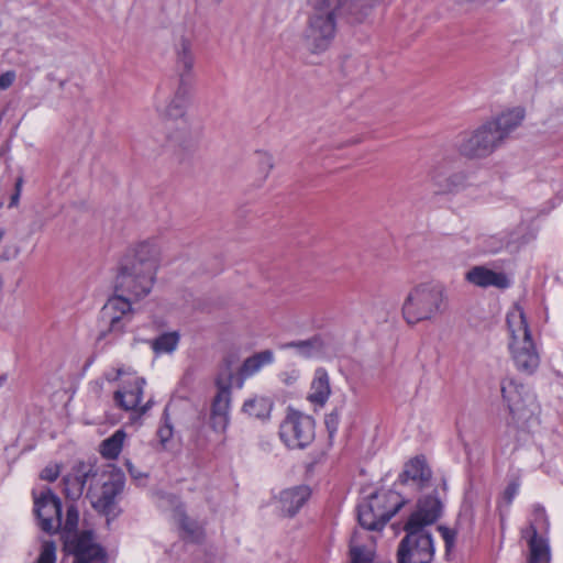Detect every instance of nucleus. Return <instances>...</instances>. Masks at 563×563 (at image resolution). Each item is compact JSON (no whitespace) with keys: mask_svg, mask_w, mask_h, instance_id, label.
<instances>
[{"mask_svg":"<svg viewBox=\"0 0 563 563\" xmlns=\"http://www.w3.org/2000/svg\"><path fill=\"white\" fill-rule=\"evenodd\" d=\"M517 493V487L516 486H509L506 490V495L508 497V501L511 503L512 500V497L515 496V494Z\"/></svg>","mask_w":563,"mask_h":563,"instance_id":"49530a36","label":"nucleus"},{"mask_svg":"<svg viewBox=\"0 0 563 563\" xmlns=\"http://www.w3.org/2000/svg\"><path fill=\"white\" fill-rule=\"evenodd\" d=\"M311 490L306 485H300L280 492L277 498V507L285 516H294L309 499Z\"/></svg>","mask_w":563,"mask_h":563,"instance_id":"412c9836","label":"nucleus"},{"mask_svg":"<svg viewBox=\"0 0 563 563\" xmlns=\"http://www.w3.org/2000/svg\"><path fill=\"white\" fill-rule=\"evenodd\" d=\"M59 466L57 464H49L41 472V478L54 482L59 475Z\"/></svg>","mask_w":563,"mask_h":563,"instance_id":"a19ab883","label":"nucleus"},{"mask_svg":"<svg viewBox=\"0 0 563 563\" xmlns=\"http://www.w3.org/2000/svg\"><path fill=\"white\" fill-rule=\"evenodd\" d=\"M506 321L510 334L509 351L511 358L518 371L531 375L539 367L540 356L532 340L523 309L515 306L507 313Z\"/></svg>","mask_w":563,"mask_h":563,"instance_id":"20e7f679","label":"nucleus"},{"mask_svg":"<svg viewBox=\"0 0 563 563\" xmlns=\"http://www.w3.org/2000/svg\"><path fill=\"white\" fill-rule=\"evenodd\" d=\"M442 505L437 496H426L418 501L417 509L405 525L406 536L397 550L398 563H431L434 544L427 526L434 523L441 515Z\"/></svg>","mask_w":563,"mask_h":563,"instance_id":"f257e3e1","label":"nucleus"},{"mask_svg":"<svg viewBox=\"0 0 563 563\" xmlns=\"http://www.w3.org/2000/svg\"><path fill=\"white\" fill-rule=\"evenodd\" d=\"M525 119V109L517 107L500 113L496 119L488 121L494 131L500 135L504 142L510 132L518 128Z\"/></svg>","mask_w":563,"mask_h":563,"instance_id":"393cba45","label":"nucleus"},{"mask_svg":"<svg viewBox=\"0 0 563 563\" xmlns=\"http://www.w3.org/2000/svg\"><path fill=\"white\" fill-rule=\"evenodd\" d=\"M279 435L288 448L301 449L313 440V424H280Z\"/></svg>","mask_w":563,"mask_h":563,"instance_id":"5701e85b","label":"nucleus"},{"mask_svg":"<svg viewBox=\"0 0 563 563\" xmlns=\"http://www.w3.org/2000/svg\"><path fill=\"white\" fill-rule=\"evenodd\" d=\"M280 382L286 386H292L300 377V372L296 368L284 371L278 375Z\"/></svg>","mask_w":563,"mask_h":563,"instance_id":"ea45409f","label":"nucleus"},{"mask_svg":"<svg viewBox=\"0 0 563 563\" xmlns=\"http://www.w3.org/2000/svg\"><path fill=\"white\" fill-rule=\"evenodd\" d=\"M438 530L444 541L445 552H446V554H449L455 544L456 532H455V530L450 529L444 526H439Z\"/></svg>","mask_w":563,"mask_h":563,"instance_id":"e433bc0d","label":"nucleus"},{"mask_svg":"<svg viewBox=\"0 0 563 563\" xmlns=\"http://www.w3.org/2000/svg\"><path fill=\"white\" fill-rule=\"evenodd\" d=\"M191 85L187 79H179L177 88L164 109L159 110L167 125L176 124V132L168 137L175 142H184L189 136V124L186 111L190 100Z\"/></svg>","mask_w":563,"mask_h":563,"instance_id":"0eeeda50","label":"nucleus"},{"mask_svg":"<svg viewBox=\"0 0 563 563\" xmlns=\"http://www.w3.org/2000/svg\"><path fill=\"white\" fill-rule=\"evenodd\" d=\"M373 552L362 545H351V563H372Z\"/></svg>","mask_w":563,"mask_h":563,"instance_id":"f704fd0d","label":"nucleus"},{"mask_svg":"<svg viewBox=\"0 0 563 563\" xmlns=\"http://www.w3.org/2000/svg\"><path fill=\"white\" fill-rule=\"evenodd\" d=\"M256 165L261 178L265 180L274 168V157L267 152L256 153Z\"/></svg>","mask_w":563,"mask_h":563,"instance_id":"72a5a7b5","label":"nucleus"},{"mask_svg":"<svg viewBox=\"0 0 563 563\" xmlns=\"http://www.w3.org/2000/svg\"><path fill=\"white\" fill-rule=\"evenodd\" d=\"M124 488V477L119 472H101L95 470L88 489L91 506L106 516L119 512L117 499Z\"/></svg>","mask_w":563,"mask_h":563,"instance_id":"39448f33","label":"nucleus"},{"mask_svg":"<svg viewBox=\"0 0 563 563\" xmlns=\"http://www.w3.org/2000/svg\"><path fill=\"white\" fill-rule=\"evenodd\" d=\"M282 349H294L298 355L303 357H312L323 350L322 339L314 335L307 340L291 341L282 345Z\"/></svg>","mask_w":563,"mask_h":563,"instance_id":"c756f323","label":"nucleus"},{"mask_svg":"<svg viewBox=\"0 0 563 563\" xmlns=\"http://www.w3.org/2000/svg\"><path fill=\"white\" fill-rule=\"evenodd\" d=\"M178 342V332H167L154 339L151 343V346L153 351L157 354L170 353L177 347Z\"/></svg>","mask_w":563,"mask_h":563,"instance_id":"473e14b6","label":"nucleus"},{"mask_svg":"<svg viewBox=\"0 0 563 563\" xmlns=\"http://www.w3.org/2000/svg\"><path fill=\"white\" fill-rule=\"evenodd\" d=\"M302 419H305V416L301 411L288 407L285 422H299Z\"/></svg>","mask_w":563,"mask_h":563,"instance_id":"37998d69","label":"nucleus"},{"mask_svg":"<svg viewBox=\"0 0 563 563\" xmlns=\"http://www.w3.org/2000/svg\"><path fill=\"white\" fill-rule=\"evenodd\" d=\"M163 241L158 238L143 240L132 249L131 258L126 264L137 267L153 275L157 274L162 254Z\"/></svg>","mask_w":563,"mask_h":563,"instance_id":"f3484780","label":"nucleus"},{"mask_svg":"<svg viewBox=\"0 0 563 563\" xmlns=\"http://www.w3.org/2000/svg\"><path fill=\"white\" fill-rule=\"evenodd\" d=\"M15 79V73L14 71H5L0 75V89L4 90L8 89Z\"/></svg>","mask_w":563,"mask_h":563,"instance_id":"79ce46f5","label":"nucleus"},{"mask_svg":"<svg viewBox=\"0 0 563 563\" xmlns=\"http://www.w3.org/2000/svg\"><path fill=\"white\" fill-rule=\"evenodd\" d=\"M74 563H106V553L92 540L91 533L84 532L75 541Z\"/></svg>","mask_w":563,"mask_h":563,"instance_id":"4be33fe9","label":"nucleus"},{"mask_svg":"<svg viewBox=\"0 0 563 563\" xmlns=\"http://www.w3.org/2000/svg\"><path fill=\"white\" fill-rule=\"evenodd\" d=\"M155 280L156 275L125 264L117 275L114 294L137 301L152 291Z\"/></svg>","mask_w":563,"mask_h":563,"instance_id":"f8f14e48","label":"nucleus"},{"mask_svg":"<svg viewBox=\"0 0 563 563\" xmlns=\"http://www.w3.org/2000/svg\"><path fill=\"white\" fill-rule=\"evenodd\" d=\"M345 8L343 0H313L301 34L305 47L312 54L325 52L338 29V15Z\"/></svg>","mask_w":563,"mask_h":563,"instance_id":"f03ea898","label":"nucleus"},{"mask_svg":"<svg viewBox=\"0 0 563 563\" xmlns=\"http://www.w3.org/2000/svg\"><path fill=\"white\" fill-rule=\"evenodd\" d=\"M157 505L162 510L172 514V517L188 539L192 541L200 540L202 527L186 515L184 505L177 496L161 492L157 494Z\"/></svg>","mask_w":563,"mask_h":563,"instance_id":"dca6fc26","label":"nucleus"},{"mask_svg":"<svg viewBox=\"0 0 563 563\" xmlns=\"http://www.w3.org/2000/svg\"><path fill=\"white\" fill-rule=\"evenodd\" d=\"M549 521L543 508L536 507L533 519L521 530V536L529 547L528 563H550L551 554L548 539L539 536V531H548Z\"/></svg>","mask_w":563,"mask_h":563,"instance_id":"ddd939ff","label":"nucleus"},{"mask_svg":"<svg viewBox=\"0 0 563 563\" xmlns=\"http://www.w3.org/2000/svg\"><path fill=\"white\" fill-rule=\"evenodd\" d=\"M500 391L514 419L529 422L538 418L540 407L536 396L522 383L506 377L500 382Z\"/></svg>","mask_w":563,"mask_h":563,"instance_id":"423d86ee","label":"nucleus"},{"mask_svg":"<svg viewBox=\"0 0 563 563\" xmlns=\"http://www.w3.org/2000/svg\"><path fill=\"white\" fill-rule=\"evenodd\" d=\"M95 470L85 463H78L70 474L64 477V492L67 497L77 499L81 496L85 485L92 481Z\"/></svg>","mask_w":563,"mask_h":563,"instance_id":"b1692460","label":"nucleus"},{"mask_svg":"<svg viewBox=\"0 0 563 563\" xmlns=\"http://www.w3.org/2000/svg\"><path fill=\"white\" fill-rule=\"evenodd\" d=\"M125 432L118 430L113 435L102 441L100 453L106 459H117L122 450Z\"/></svg>","mask_w":563,"mask_h":563,"instance_id":"2f4dec72","label":"nucleus"},{"mask_svg":"<svg viewBox=\"0 0 563 563\" xmlns=\"http://www.w3.org/2000/svg\"><path fill=\"white\" fill-rule=\"evenodd\" d=\"M34 512L43 531L55 533L62 527V501L51 489L34 496Z\"/></svg>","mask_w":563,"mask_h":563,"instance_id":"2eb2a0df","label":"nucleus"},{"mask_svg":"<svg viewBox=\"0 0 563 563\" xmlns=\"http://www.w3.org/2000/svg\"><path fill=\"white\" fill-rule=\"evenodd\" d=\"M20 195L19 192H14L11 198H10V202H9V207L12 208V207H16L19 205V200H20Z\"/></svg>","mask_w":563,"mask_h":563,"instance_id":"a18cd8bd","label":"nucleus"},{"mask_svg":"<svg viewBox=\"0 0 563 563\" xmlns=\"http://www.w3.org/2000/svg\"><path fill=\"white\" fill-rule=\"evenodd\" d=\"M430 180L434 187V192L438 195H446L462 189L467 181L464 173L448 174L444 166H434L429 174Z\"/></svg>","mask_w":563,"mask_h":563,"instance_id":"6ab92c4d","label":"nucleus"},{"mask_svg":"<svg viewBox=\"0 0 563 563\" xmlns=\"http://www.w3.org/2000/svg\"><path fill=\"white\" fill-rule=\"evenodd\" d=\"M402 483L411 481L417 486L421 487L431 478V471L427 465L423 457L417 456L411 459L404 468L399 476Z\"/></svg>","mask_w":563,"mask_h":563,"instance_id":"bb28decb","label":"nucleus"},{"mask_svg":"<svg viewBox=\"0 0 563 563\" xmlns=\"http://www.w3.org/2000/svg\"><path fill=\"white\" fill-rule=\"evenodd\" d=\"M78 519H79V514H78V510L75 506H69L67 508V514H66V521H65V530H67L68 532H71V531H75L76 528H77V525H78Z\"/></svg>","mask_w":563,"mask_h":563,"instance_id":"4c0bfd02","label":"nucleus"},{"mask_svg":"<svg viewBox=\"0 0 563 563\" xmlns=\"http://www.w3.org/2000/svg\"><path fill=\"white\" fill-rule=\"evenodd\" d=\"M56 545L53 541H45L42 544L41 553L36 563H55Z\"/></svg>","mask_w":563,"mask_h":563,"instance_id":"c9c22d12","label":"nucleus"},{"mask_svg":"<svg viewBox=\"0 0 563 563\" xmlns=\"http://www.w3.org/2000/svg\"><path fill=\"white\" fill-rule=\"evenodd\" d=\"M218 388L211 405V418L213 422H228L230 418L231 388L234 387L223 373H219L216 379Z\"/></svg>","mask_w":563,"mask_h":563,"instance_id":"aec40b11","label":"nucleus"},{"mask_svg":"<svg viewBox=\"0 0 563 563\" xmlns=\"http://www.w3.org/2000/svg\"><path fill=\"white\" fill-rule=\"evenodd\" d=\"M7 380V376H0V386Z\"/></svg>","mask_w":563,"mask_h":563,"instance_id":"09e8293b","label":"nucleus"},{"mask_svg":"<svg viewBox=\"0 0 563 563\" xmlns=\"http://www.w3.org/2000/svg\"><path fill=\"white\" fill-rule=\"evenodd\" d=\"M449 307L446 287L440 282H422L408 291L401 307L404 320L409 325L434 321Z\"/></svg>","mask_w":563,"mask_h":563,"instance_id":"7ed1b4c3","label":"nucleus"},{"mask_svg":"<svg viewBox=\"0 0 563 563\" xmlns=\"http://www.w3.org/2000/svg\"><path fill=\"white\" fill-rule=\"evenodd\" d=\"M396 494H374L358 506V522L366 530H380L400 509Z\"/></svg>","mask_w":563,"mask_h":563,"instance_id":"9d476101","label":"nucleus"},{"mask_svg":"<svg viewBox=\"0 0 563 563\" xmlns=\"http://www.w3.org/2000/svg\"><path fill=\"white\" fill-rule=\"evenodd\" d=\"M23 181H24V180H23V177H22V176H20V177H18V178H16V180H15V186H14V189H15V190H14V192H19V194H21L22 186H23Z\"/></svg>","mask_w":563,"mask_h":563,"instance_id":"de8ad7c7","label":"nucleus"},{"mask_svg":"<svg viewBox=\"0 0 563 563\" xmlns=\"http://www.w3.org/2000/svg\"><path fill=\"white\" fill-rule=\"evenodd\" d=\"M503 144L500 135L494 131L489 122L464 133L457 144L459 153L467 158H485Z\"/></svg>","mask_w":563,"mask_h":563,"instance_id":"9b49d317","label":"nucleus"},{"mask_svg":"<svg viewBox=\"0 0 563 563\" xmlns=\"http://www.w3.org/2000/svg\"><path fill=\"white\" fill-rule=\"evenodd\" d=\"M465 280L479 288L506 289L511 284L504 272L494 271L485 265H476L468 269L465 274Z\"/></svg>","mask_w":563,"mask_h":563,"instance_id":"a211bd4d","label":"nucleus"},{"mask_svg":"<svg viewBox=\"0 0 563 563\" xmlns=\"http://www.w3.org/2000/svg\"><path fill=\"white\" fill-rule=\"evenodd\" d=\"M345 2L343 11L350 15L353 22H363L383 0H351Z\"/></svg>","mask_w":563,"mask_h":563,"instance_id":"c85d7f7f","label":"nucleus"},{"mask_svg":"<svg viewBox=\"0 0 563 563\" xmlns=\"http://www.w3.org/2000/svg\"><path fill=\"white\" fill-rule=\"evenodd\" d=\"M134 308L126 297L114 294L111 296L100 311V321L103 329L100 331L98 339L102 340L111 335L112 339L121 336L126 327L132 322L134 317Z\"/></svg>","mask_w":563,"mask_h":563,"instance_id":"1a4fd4ad","label":"nucleus"},{"mask_svg":"<svg viewBox=\"0 0 563 563\" xmlns=\"http://www.w3.org/2000/svg\"><path fill=\"white\" fill-rule=\"evenodd\" d=\"M273 409V401L267 397H254L243 405V411L252 419L266 420Z\"/></svg>","mask_w":563,"mask_h":563,"instance_id":"7c9ffc66","label":"nucleus"},{"mask_svg":"<svg viewBox=\"0 0 563 563\" xmlns=\"http://www.w3.org/2000/svg\"><path fill=\"white\" fill-rule=\"evenodd\" d=\"M175 53L179 79L188 80V76L190 75L195 64L191 42L186 37H181L175 47Z\"/></svg>","mask_w":563,"mask_h":563,"instance_id":"cd10ccee","label":"nucleus"},{"mask_svg":"<svg viewBox=\"0 0 563 563\" xmlns=\"http://www.w3.org/2000/svg\"><path fill=\"white\" fill-rule=\"evenodd\" d=\"M331 395L330 378L328 372L319 367L314 371L313 379L307 399L316 406H324Z\"/></svg>","mask_w":563,"mask_h":563,"instance_id":"a878e982","label":"nucleus"},{"mask_svg":"<svg viewBox=\"0 0 563 563\" xmlns=\"http://www.w3.org/2000/svg\"><path fill=\"white\" fill-rule=\"evenodd\" d=\"M126 467H128V471L131 475V477L141 483L145 477H146V474L142 473L141 471H139L134 465H132L131 463H128L126 464Z\"/></svg>","mask_w":563,"mask_h":563,"instance_id":"c03bdc74","label":"nucleus"},{"mask_svg":"<svg viewBox=\"0 0 563 563\" xmlns=\"http://www.w3.org/2000/svg\"><path fill=\"white\" fill-rule=\"evenodd\" d=\"M123 377H125L123 386L114 393L115 404L126 411L144 413L147 410V405L141 406V399L145 379L137 376L130 367H118L106 374L108 382H117Z\"/></svg>","mask_w":563,"mask_h":563,"instance_id":"6e6552de","label":"nucleus"},{"mask_svg":"<svg viewBox=\"0 0 563 563\" xmlns=\"http://www.w3.org/2000/svg\"><path fill=\"white\" fill-rule=\"evenodd\" d=\"M174 434L172 424H161L157 430V437L164 449H168V442L172 440Z\"/></svg>","mask_w":563,"mask_h":563,"instance_id":"58836bf2","label":"nucleus"},{"mask_svg":"<svg viewBox=\"0 0 563 563\" xmlns=\"http://www.w3.org/2000/svg\"><path fill=\"white\" fill-rule=\"evenodd\" d=\"M275 360L274 352L271 350H263L253 355L246 357L236 373L232 372L236 357L234 355L228 356L223 360V366L220 373L224 374V378L228 379L236 388H242L244 383L250 377L257 374L263 367L271 365Z\"/></svg>","mask_w":563,"mask_h":563,"instance_id":"4468645a","label":"nucleus"}]
</instances>
